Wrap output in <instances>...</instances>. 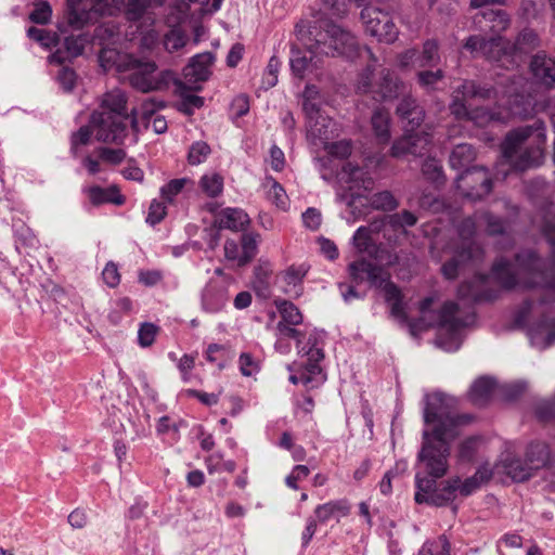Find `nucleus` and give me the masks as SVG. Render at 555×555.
<instances>
[{"mask_svg": "<svg viewBox=\"0 0 555 555\" xmlns=\"http://www.w3.org/2000/svg\"><path fill=\"white\" fill-rule=\"evenodd\" d=\"M451 400L442 393L427 397L424 422L426 425H433V429L423 433V447L418 460L429 479H438L446 475L450 454L449 443L460 435V428L472 421L468 414L450 411Z\"/></svg>", "mask_w": 555, "mask_h": 555, "instance_id": "nucleus-1", "label": "nucleus"}, {"mask_svg": "<svg viewBox=\"0 0 555 555\" xmlns=\"http://www.w3.org/2000/svg\"><path fill=\"white\" fill-rule=\"evenodd\" d=\"M492 276L507 289L522 285L555 292V255L543 260L533 250H524L515 256V262L501 257L492 266Z\"/></svg>", "mask_w": 555, "mask_h": 555, "instance_id": "nucleus-2", "label": "nucleus"}, {"mask_svg": "<svg viewBox=\"0 0 555 555\" xmlns=\"http://www.w3.org/2000/svg\"><path fill=\"white\" fill-rule=\"evenodd\" d=\"M99 61L104 70L115 69L122 80L143 93L160 91L173 80V74L158 70L154 61L115 49H102Z\"/></svg>", "mask_w": 555, "mask_h": 555, "instance_id": "nucleus-3", "label": "nucleus"}, {"mask_svg": "<svg viewBox=\"0 0 555 555\" xmlns=\"http://www.w3.org/2000/svg\"><path fill=\"white\" fill-rule=\"evenodd\" d=\"M127 93L118 88L105 92L101 98V111L91 114V126L98 141L104 143L124 144L128 137L127 121L133 131L138 132L139 112L132 108L127 112Z\"/></svg>", "mask_w": 555, "mask_h": 555, "instance_id": "nucleus-4", "label": "nucleus"}, {"mask_svg": "<svg viewBox=\"0 0 555 555\" xmlns=\"http://www.w3.org/2000/svg\"><path fill=\"white\" fill-rule=\"evenodd\" d=\"M295 36L307 47L321 49L325 56L354 59L359 55L356 37L333 23H326L325 28H322L315 21L301 20L295 26Z\"/></svg>", "mask_w": 555, "mask_h": 555, "instance_id": "nucleus-5", "label": "nucleus"}, {"mask_svg": "<svg viewBox=\"0 0 555 555\" xmlns=\"http://www.w3.org/2000/svg\"><path fill=\"white\" fill-rule=\"evenodd\" d=\"M433 302V297H427L421 301L420 311L422 317L409 323L413 336L435 325L447 328L454 335L459 330L470 325L475 320L473 312H462L460 306L453 301H447L438 315L433 317L430 310Z\"/></svg>", "mask_w": 555, "mask_h": 555, "instance_id": "nucleus-6", "label": "nucleus"}, {"mask_svg": "<svg viewBox=\"0 0 555 555\" xmlns=\"http://www.w3.org/2000/svg\"><path fill=\"white\" fill-rule=\"evenodd\" d=\"M532 126H526L507 133L502 143V155L505 162L515 170H526L542 163L543 151L540 146L524 149L522 144L532 133Z\"/></svg>", "mask_w": 555, "mask_h": 555, "instance_id": "nucleus-7", "label": "nucleus"}, {"mask_svg": "<svg viewBox=\"0 0 555 555\" xmlns=\"http://www.w3.org/2000/svg\"><path fill=\"white\" fill-rule=\"evenodd\" d=\"M533 313H542V318L529 327L528 336L531 345L542 350L555 343V318H551L544 311H540V305L538 306L535 302L528 300L518 310L515 317L516 324H525Z\"/></svg>", "mask_w": 555, "mask_h": 555, "instance_id": "nucleus-8", "label": "nucleus"}, {"mask_svg": "<svg viewBox=\"0 0 555 555\" xmlns=\"http://www.w3.org/2000/svg\"><path fill=\"white\" fill-rule=\"evenodd\" d=\"M460 478L448 480L443 487L437 488L436 479L422 477L421 473L415 476V502L418 504H430L435 506H443L452 502L457 492Z\"/></svg>", "mask_w": 555, "mask_h": 555, "instance_id": "nucleus-9", "label": "nucleus"}, {"mask_svg": "<svg viewBox=\"0 0 555 555\" xmlns=\"http://www.w3.org/2000/svg\"><path fill=\"white\" fill-rule=\"evenodd\" d=\"M538 46V35L532 29L521 30L514 41L500 37V66L514 68L524 56Z\"/></svg>", "mask_w": 555, "mask_h": 555, "instance_id": "nucleus-10", "label": "nucleus"}, {"mask_svg": "<svg viewBox=\"0 0 555 555\" xmlns=\"http://www.w3.org/2000/svg\"><path fill=\"white\" fill-rule=\"evenodd\" d=\"M361 20L366 33L378 41L391 43L398 38V28L388 12L376 7H366L361 11Z\"/></svg>", "mask_w": 555, "mask_h": 555, "instance_id": "nucleus-11", "label": "nucleus"}, {"mask_svg": "<svg viewBox=\"0 0 555 555\" xmlns=\"http://www.w3.org/2000/svg\"><path fill=\"white\" fill-rule=\"evenodd\" d=\"M456 189L470 201L481 199L492 190V180L483 167H473L462 172L455 180Z\"/></svg>", "mask_w": 555, "mask_h": 555, "instance_id": "nucleus-12", "label": "nucleus"}, {"mask_svg": "<svg viewBox=\"0 0 555 555\" xmlns=\"http://www.w3.org/2000/svg\"><path fill=\"white\" fill-rule=\"evenodd\" d=\"M306 118L308 128V138L314 144H327L339 134L338 125L328 116L323 115L321 108H315L312 104H306Z\"/></svg>", "mask_w": 555, "mask_h": 555, "instance_id": "nucleus-13", "label": "nucleus"}, {"mask_svg": "<svg viewBox=\"0 0 555 555\" xmlns=\"http://www.w3.org/2000/svg\"><path fill=\"white\" fill-rule=\"evenodd\" d=\"M511 85L503 92L506 98L504 105L507 106L511 115L526 118L534 112L537 101L530 94L525 95L520 89L527 83L526 79L521 76L514 75L509 78Z\"/></svg>", "mask_w": 555, "mask_h": 555, "instance_id": "nucleus-14", "label": "nucleus"}, {"mask_svg": "<svg viewBox=\"0 0 555 555\" xmlns=\"http://www.w3.org/2000/svg\"><path fill=\"white\" fill-rule=\"evenodd\" d=\"M431 145V134L427 131L421 132H405L404 134L393 141L390 155L395 158H402L408 155L414 157H422L428 151Z\"/></svg>", "mask_w": 555, "mask_h": 555, "instance_id": "nucleus-15", "label": "nucleus"}, {"mask_svg": "<svg viewBox=\"0 0 555 555\" xmlns=\"http://www.w3.org/2000/svg\"><path fill=\"white\" fill-rule=\"evenodd\" d=\"M297 41L301 48L293 44L289 60L291 68L296 77L304 78L307 73L319 68L325 54L321 52V49L314 47L309 48L298 39Z\"/></svg>", "mask_w": 555, "mask_h": 555, "instance_id": "nucleus-16", "label": "nucleus"}, {"mask_svg": "<svg viewBox=\"0 0 555 555\" xmlns=\"http://www.w3.org/2000/svg\"><path fill=\"white\" fill-rule=\"evenodd\" d=\"M477 227H480L478 215H476L475 218L464 219L459 227V234L463 240V246L459 251V257L465 260H473L474 262L480 261L485 254L482 247L475 241H472Z\"/></svg>", "mask_w": 555, "mask_h": 555, "instance_id": "nucleus-17", "label": "nucleus"}, {"mask_svg": "<svg viewBox=\"0 0 555 555\" xmlns=\"http://www.w3.org/2000/svg\"><path fill=\"white\" fill-rule=\"evenodd\" d=\"M348 269L349 275L356 284L367 281L372 286H382L389 278V273L382 267L365 259L351 262Z\"/></svg>", "mask_w": 555, "mask_h": 555, "instance_id": "nucleus-18", "label": "nucleus"}, {"mask_svg": "<svg viewBox=\"0 0 555 555\" xmlns=\"http://www.w3.org/2000/svg\"><path fill=\"white\" fill-rule=\"evenodd\" d=\"M494 469L511 477L514 481L521 482L528 480L534 475L532 467L527 461H521L511 452L501 455L500 461L495 464Z\"/></svg>", "mask_w": 555, "mask_h": 555, "instance_id": "nucleus-19", "label": "nucleus"}, {"mask_svg": "<svg viewBox=\"0 0 555 555\" xmlns=\"http://www.w3.org/2000/svg\"><path fill=\"white\" fill-rule=\"evenodd\" d=\"M214 55L210 52L196 54L183 70L186 82L195 85L206 81L210 74V67L214 63Z\"/></svg>", "mask_w": 555, "mask_h": 555, "instance_id": "nucleus-20", "label": "nucleus"}, {"mask_svg": "<svg viewBox=\"0 0 555 555\" xmlns=\"http://www.w3.org/2000/svg\"><path fill=\"white\" fill-rule=\"evenodd\" d=\"M534 81L545 88L555 82V61L543 53L535 54L530 63Z\"/></svg>", "mask_w": 555, "mask_h": 555, "instance_id": "nucleus-21", "label": "nucleus"}, {"mask_svg": "<svg viewBox=\"0 0 555 555\" xmlns=\"http://www.w3.org/2000/svg\"><path fill=\"white\" fill-rule=\"evenodd\" d=\"M464 48L472 53L481 54L491 62L500 64V37L485 39L480 36L467 38Z\"/></svg>", "mask_w": 555, "mask_h": 555, "instance_id": "nucleus-22", "label": "nucleus"}, {"mask_svg": "<svg viewBox=\"0 0 555 555\" xmlns=\"http://www.w3.org/2000/svg\"><path fill=\"white\" fill-rule=\"evenodd\" d=\"M228 301V289L225 286L209 282L202 293V306L207 312L220 311Z\"/></svg>", "mask_w": 555, "mask_h": 555, "instance_id": "nucleus-23", "label": "nucleus"}, {"mask_svg": "<svg viewBox=\"0 0 555 555\" xmlns=\"http://www.w3.org/2000/svg\"><path fill=\"white\" fill-rule=\"evenodd\" d=\"M488 280L487 275H477L472 281L462 283L457 289L459 297L474 302L492 299L486 291Z\"/></svg>", "mask_w": 555, "mask_h": 555, "instance_id": "nucleus-24", "label": "nucleus"}, {"mask_svg": "<svg viewBox=\"0 0 555 555\" xmlns=\"http://www.w3.org/2000/svg\"><path fill=\"white\" fill-rule=\"evenodd\" d=\"M404 85L389 69L383 68L378 74L376 95L383 100L398 98L402 93Z\"/></svg>", "mask_w": 555, "mask_h": 555, "instance_id": "nucleus-25", "label": "nucleus"}, {"mask_svg": "<svg viewBox=\"0 0 555 555\" xmlns=\"http://www.w3.org/2000/svg\"><path fill=\"white\" fill-rule=\"evenodd\" d=\"M550 457L551 451L545 442L532 441L526 448L525 460L534 473L545 467L550 462Z\"/></svg>", "mask_w": 555, "mask_h": 555, "instance_id": "nucleus-26", "label": "nucleus"}, {"mask_svg": "<svg viewBox=\"0 0 555 555\" xmlns=\"http://www.w3.org/2000/svg\"><path fill=\"white\" fill-rule=\"evenodd\" d=\"M350 513V506L346 500L330 501L318 505L314 509L315 517L320 522H326L332 518L339 519Z\"/></svg>", "mask_w": 555, "mask_h": 555, "instance_id": "nucleus-27", "label": "nucleus"}, {"mask_svg": "<svg viewBox=\"0 0 555 555\" xmlns=\"http://www.w3.org/2000/svg\"><path fill=\"white\" fill-rule=\"evenodd\" d=\"M217 222L221 229L241 231L249 222L247 214L238 208H225L219 212Z\"/></svg>", "mask_w": 555, "mask_h": 555, "instance_id": "nucleus-28", "label": "nucleus"}, {"mask_svg": "<svg viewBox=\"0 0 555 555\" xmlns=\"http://www.w3.org/2000/svg\"><path fill=\"white\" fill-rule=\"evenodd\" d=\"M86 38L82 36H69L65 38L64 47L66 49V55L61 50H57L50 55L49 60L51 63L62 64L67 59L77 57L82 54L85 50Z\"/></svg>", "mask_w": 555, "mask_h": 555, "instance_id": "nucleus-29", "label": "nucleus"}, {"mask_svg": "<svg viewBox=\"0 0 555 555\" xmlns=\"http://www.w3.org/2000/svg\"><path fill=\"white\" fill-rule=\"evenodd\" d=\"M67 3V22L68 24L77 29H80L88 25L87 9L89 2L86 0H66Z\"/></svg>", "mask_w": 555, "mask_h": 555, "instance_id": "nucleus-30", "label": "nucleus"}, {"mask_svg": "<svg viewBox=\"0 0 555 555\" xmlns=\"http://www.w3.org/2000/svg\"><path fill=\"white\" fill-rule=\"evenodd\" d=\"M493 389V379L489 377H480L472 385L468 398L475 405H483L491 397Z\"/></svg>", "mask_w": 555, "mask_h": 555, "instance_id": "nucleus-31", "label": "nucleus"}, {"mask_svg": "<svg viewBox=\"0 0 555 555\" xmlns=\"http://www.w3.org/2000/svg\"><path fill=\"white\" fill-rule=\"evenodd\" d=\"M372 128L375 137L380 143H387L390 134V116L385 109H376L371 118Z\"/></svg>", "mask_w": 555, "mask_h": 555, "instance_id": "nucleus-32", "label": "nucleus"}, {"mask_svg": "<svg viewBox=\"0 0 555 555\" xmlns=\"http://www.w3.org/2000/svg\"><path fill=\"white\" fill-rule=\"evenodd\" d=\"M457 92L465 99L489 100L498 96V91L491 87L477 85L473 80H464Z\"/></svg>", "mask_w": 555, "mask_h": 555, "instance_id": "nucleus-33", "label": "nucleus"}, {"mask_svg": "<svg viewBox=\"0 0 555 555\" xmlns=\"http://www.w3.org/2000/svg\"><path fill=\"white\" fill-rule=\"evenodd\" d=\"M418 67H435L440 61L439 43L435 39H428L423 43L422 52H417Z\"/></svg>", "mask_w": 555, "mask_h": 555, "instance_id": "nucleus-34", "label": "nucleus"}, {"mask_svg": "<svg viewBox=\"0 0 555 555\" xmlns=\"http://www.w3.org/2000/svg\"><path fill=\"white\" fill-rule=\"evenodd\" d=\"M475 159V151L472 145L462 143L457 144L451 155L450 165L454 169H461L469 165Z\"/></svg>", "mask_w": 555, "mask_h": 555, "instance_id": "nucleus-35", "label": "nucleus"}, {"mask_svg": "<svg viewBox=\"0 0 555 555\" xmlns=\"http://www.w3.org/2000/svg\"><path fill=\"white\" fill-rule=\"evenodd\" d=\"M478 222L480 225H486L487 233L489 235H502V238L505 243L508 245L513 243L512 238L505 233L504 223L500 218H496L489 212H483L478 215Z\"/></svg>", "mask_w": 555, "mask_h": 555, "instance_id": "nucleus-36", "label": "nucleus"}, {"mask_svg": "<svg viewBox=\"0 0 555 555\" xmlns=\"http://www.w3.org/2000/svg\"><path fill=\"white\" fill-rule=\"evenodd\" d=\"M194 182L189 178L172 179L160 188V196L167 204H172L177 195Z\"/></svg>", "mask_w": 555, "mask_h": 555, "instance_id": "nucleus-37", "label": "nucleus"}, {"mask_svg": "<svg viewBox=\"0 0 555 555\" xmlns=\"http://www.w3.org/2000/svg\"><path fill=\"white\" fill-rule=\"evenodd\" d=\"M422 173L426 180L440 186L444 184L446 177L440 162L434 157L427 158L422 165Z\"/></svg>", "mask_w": 555, "mask_h": 555, "instance_id": "nucleus-38", "label": "nucleus"}, {"mask_svg": "<svg viewBox=\"0 0 555 555\" xmlns=\"http://www.w3.org/2000/svg\"><path fill=\"white\" fill-rule=\"evenodd\" d=\"M363 175L364 171L362 168L351 163H347L339 173V179L348 183H354L357 185L361 180L363 188L367 190L373 185V180L371 178L363 179Z\"/></svg>", "mask_w": 555, "mask_h": 555, "instance_id": "nucleus-39", "label": "nucleus"}, {"mask_svg": "<svg viewBox=\"0 0 555 555\" xmlns=\"http://www.w3.org/2000/svg\"><path fill=\"white\" fill-rule=\"evenodd\" d=\"M482 18L490 23L489 27L493 33H501L509 26V18L505 11L489 9L481 13Z\"/></svg>", "mask_w": 555, "mask_h": 555, "instance_id": "nucleus-40", "label": "nucleus"}, {"mask_svg": "<svg viewBox=\"0 0 555 555\" xmlns=\"http://www.w3.org/2000/svg\"><path fill=\"white\" fill-rule=\"evenodd\" d=\"M201 190L209 197H217L223 190V178L216 172L204 175L199 180Z\"/></svg>", "mask_w": 555, "mask_h": 555, "instance_id": "nucleus-41", "label": "nucleus"}, {"mask_svg": "<svg viewBox=\"0 0 555 555\" xmlns=\"http://www.w3.org/2000/svg\"><path fill=\"white\" fill-rule=\"evenodd\" d=\"M275 305L282 317L280 322H285L291 325H298L302 322V315L293 302L287 300H276Z\"/></svg>", "mask_w": 555, "mask_h": 555, "instance_id": "nucleus-42", "label": "nucleus"}, {"mask_svg": "<svg viewBox=\"0 0 555 555\" xmlns=\"http://www.w3.org/2000/svg\"><path fill=\"white\" fill-rule=\"evenodd\" d=\"M90 202L94 205H101L104 203H114L116 205L124 204V197L120 194L113 196L114 190L102 189L100 186H92L88 191Z\"/></svg>", "mask_w": 555, "mask_h": 555, "instance_id": "nucleus-43", "label": "nucleus"}, {"mask_svg": "<svg viewBox=\"0 0 555 555\" xmlns=\"http://www.w3.org/2000/svg\"><path fill=\"white\" fill-rule=\"evenodd\" d=\"M374 65L369 64L366 68L359 75L356 89L360 93H372L376 95L377 80L374 79Z\"/></svg>", "mask_w": 555, "mask_h": 555, "instance_id": "nucleus-44", "label": "nucleus"}, {"mask_svg": "<svg viewBox=\"0 0 555 555\" xmlns=\"http://www.w3.org/2000/svg\"><path fill=\"white\" fill-rule=\"evenodd\" d=\"M370 205L377 210L391 211L399 206V202L391 192L382 191L371 196Z\"/></svg>", "mask_w": 555, "mask_h": 555, "instance_id": "nucleus-45", "label": "nucleus"}, {"mask_svg": "<svg viewBox=\"0 0 555 555\" xmlns=\"http://www.w3.org/2000/svg\"><path fill=\"white\" fill-rule=\"evenodd\" d=\"M27 36L31 40L40 43V46H42L46 49H51L52 47H55L59 42V37L56 33L37 27H29L27 29Z\"/></svg>", "mask_w": 555, "mask_h": 555, "instance_id": "nucleus-46", "label": "nucleus"}, {"mask_svg": "<svg viewBox=\"0 0 555 555\" xmlns=\"http://www.w3.org/2000/svg\"><path fill=\"white\" fill-rule=\"evenodd\" d=\"M52 17V8L46 0H38L34 3V10L29 14V20L35 24L47 25Z\"/></svg>", "mask_w": 555, "mask_h": 555, "instance_id": "nucleus-47", "label": "nucleus"}, {"mask_svg": "<svg viewBox=\"0 0 555 555\" xmlns=\"http://www.w3.org/2000/svg\"><path fill=\"white\" fill-rule=\"evenodd\" d=\"M258 235L254 233H245L242 236V257L240 266L248 263L257 254Z\"/></svg>", "mask_w": 555, "mask_h": 555, "instance_id": "nucleus-48", "label": "nucleus"}, {"mask_svg": "<svg viewBox=\"0 0 555 555\" xmlns=\"http://www.w3.org/2000/svg\"><path fill=\"white\" fill-rule=\"evenodd\" d=\"M268 199L274 204L279 209L286 210L288 207V197L283 186L275 180L270 182V188L267 192Z\"/></svg>", "mask_w": 555, "mask_h": 555, "instance_id": "nucleus-49", "label": "nucleus"}, {"mask_svg": "<svg viewBox=\"0 0 555 555\" xmlns=\"http://www.w3.org/2000/svg\"><path fill=\"white\" fill-rule=\"evenodd\" d=\"M418 85L426 90H435L436 85L444 78L442 69L420 70L416 74Z\"/></svg>", "mask_w": 555, "mask_h": 555, "instance_id": "nucleus-50", "label": "nucleus"}, {"mask_svg": "<svg viewBox=\"0 0 555 555\" xmlns=\"http://www.w3.org/2000/svg\"><path fill=\"white\" fill-rule=\"evenodd\" d=\"M154 0H128L126 16L129 21L140 20L152 7Z\"/></svg>", "mask_w": 555, "mask_h": 555, "instance_id": "nucleus-51", "label": "nucleus"}, {"mask_svg": "<svg viewBox=\"0 0 555 555\" xmlns=\"http://www.w3.org/2000/svg\"><path fill=\"white\" fill-rule=\"evenodd\" d=\"M210 154V146L204 141H197L190 147L188 160L191 165L203 163Z\"/></svg>", "mask_w": 555, "mask_h": 555, "instance_id": "nucleus-52", "label": "nucleus"}, {"mask_svg": "<svg viewBox=\"0 0 555 555\" xmlns=\"http://www.w3.org/2000/svg\"><path fill=\"white\" fill-rule=\"evenodd\" d=\"M467 100L468 99H465L457 92V89L454 91L453 100L450 104V112L456 119L467 120L470 113V109L466 105Z\"/></svg>", "mask_w": 555, "mask_h": 555, "instance_id": "nucleus-53", "label": "nucleus"}, {"mask_svg": "<svg viewBox=\"0 0 555 555\" xmlns=\"http://www.w3.org/2000/svg\"><path fill=\"white\" fill-rule=\"evenodd\" d=\"M390 227L395 230L413 227L417 222V218L414 214L409 210H402L401 212L390 215L388 217Z\"/></svg>", "mask_w": 555, "mask_h": 555, "instance_id": "nucleus-54", "label": "nucleus"}, {"mask_svg": "<svg viewBox=\"0 0 555 555\" xmlns=\"http://www.w3.org/2000/svg\"><path fill=\"white\" fill-rule=\"evenodd\" d=\"M281 62L276 56L269 60L267 68L262 77V86L264 89L273 88L278 83V73Z\"/></svg>", "mask_w": 555, "mask_h": 555, "instance_id": "nucleus-55", "label": "nucleus"}, {"mask_svg": "<svg viewBox=\"0 0 555 555\" xmlns=\"http://www.w3.org/2000/svg\"><path fill=\"white\" fill-rule=\"evenodd\" d=\"M534 414L540 422H550L555 418V399L539 400L534 406Z\"/></svg>", "mask_w": 555, "mask_h": 555, "instance_id": "nucleus-56", "label": "nucleus"}, {"mask_svg": "<svg viewBox=\"0 0 555 555\" xmlns=\"http://www.w3.org/2000/svg\"><path fill=\"white\" fill-rule=\"evenodd\" d=\"M111 7L107 4V0H91L89 8L87 9L88 24L95 23L100 16L111 14Z\"/></svg>", "mask_w": 555, "mask_h": 555, "instance_id": "nucleus-57", "label": "nucleus"}, {"mask_svg": "<svg viewBox=\"0 0 555 555\" xmlns=\"http://www.w3.org/2000/svg\"><path fill=\"white\" fill-rule=\"evenodd\" d=\"M158 333V327L150 322L141 324L138 331V341L141 347H150Z\"/></svg>", "mask_w": 555, "mask_h": 555, "instance_id": "nucleus-58", "label": "nucleus"}, {"mask_svg": "<svg viewBox=\"0 0 555 555\" xmlns=\"http://www.w3.org/2000/svg\"><path fill=\"white\" fill-rule=\"evenodd\" d=\"M186 37L178 29L170 30L164 39L165 49L168 52H175L183 48L186 43Z\"/></svg>", "mask_w": 555, "mask_h": 555, "instance_id": "nucleus-59", "label": "nucleus"}, {"mask_svg": "<svg viewBox=\"0 0 555 555\" xmlns=\"http://www.w3.org/2000/svg\"><path fill=\"white\" fill-rule=\"evenodd\" d=\"M352 242L358 251H369L372 245L371 229L360 227L353 234Z\"/></svg>", "mask_w": 555, "mask_h": 555, "instance_id": "nucleus-60", "label": "nucleus"}, {"mask_svg": "<svg viewBox=\"0 0 555 555\" xmlns=\"http://www.w3.org/2000/svg\"><path fill=\"white\" fill-rule=\"evenodd\" d=\"M95 131L91 126V119L89 125L82 126L79 130L72 135V152L76 154L78 145H87L90 142L91 134Z\"/></svg>", "mask_w": 555, "mask_h": 555, "instance_id": "nucleus-61", "label": "nucleus"}, {"mask_svg": "<svg viewBox=\"0 0 555 555\" xmlns=\"http://www.w3.org/2000/svg\"><path fill=\"white\" fill-rule=\"evenodd\" d=\"M500 119L494 113H491L490 111L483 108V107H477L474 109H470L469 116L467 120H472L475 125L479 127H483L488 125L492 120Z\"/></svg>", "mask_w": 555, "mask_h": 555, "instance_id": "nucleus-62", "label": "nucleus"}, {"mask_svg": "<svg viewBox=\"0 0 555 555\" xmlns=\"http://www.w3.org/2000/svg\"><path fill=\"white\" fill-rule=\"evenodd\" d=\"M323 147L328 154L339 158H346L351 154V144L346 140L337 142H332L331 140L327 144H324Z\"/></svg>", "mask_w": 555, "mask_h": 555, "instance_id": "nucleus-63", "label": "nucleus"}, {"mask_svg": "<svg viewBox=\"0 0 555 555\" xmlns=\"http://www.w3.org/2000/svg\"><path fill=\"white\" fill-rule=\"evenodd\" d=\"M166 215H167V209H166L165 202H159L157 199H153L150 205V208H149L146 222L152 225L157 224L165 218Z\"/></svg>", "mask_w": 555, "mask_h": 555, "instance_id": "nucleus-64", "label": "nucleus"}]
</instances>
